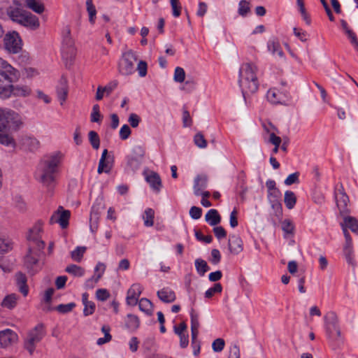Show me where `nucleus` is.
<instances>
[{"label": "nucleus", "instance_id": "10", "mask_svg": "<svg viewBox=\"0 0 358 358\" xmlns=\"http://www.w3.org/2000/svg\"><path fill=\"white\" fill-rule=\"evenodd\" d=\"M19 148L26 152H35L40 148L39 141L31 136H23L18 141Z\"/></svg>", "mask_w": 358, "mask_h": 358}, {"label": "nucleus", "instance_id": "33", "mask_svg": "<svg viewBox=\"0 0 358 358\" xmlns=\"http://www.w3.org/2000/svg\"><path fill=\"white\" fill-rule=\"evenodd\" d=\"M25 5L38 14L42 13L45 10L43 4L37 0H25Z\"/></svg>", "mask_w": 358, "mask_h": 358}, {"label": "nucleus", "instance_id": "21", "mask_svg": "<svg viewBox=\"0 0 358 358\" xmlns=\"http://www.w3.org/2000/svg\"><path fill=\"white\" fill-rule=\"evenodd\" d=\"M20 24L32 30H36L39 27L40 22L36 15L27 11Z\"/></svg>", "mask_w": 358, "mask_h": 358}, {"label": "nucleus", "instance_id": "49", "mask_svg": "<svg viewBox=\"0 0 358 358\" xmlns=\"http://www.w3.org/2000/svg\"><path fill=\"white\" fill-rule=\"evenodd\" d=\"M222 290V287L220 283H216L214 286L210 289H208L205 292V296L206 298H211L215 293H221Z\"/></svg>", "mask_w": 358, "mask_h": 358}, {"label": "nucleus", "instance_id": "27", "mask_svg": "<svg viewBox=\"0 0 358 358\" xmlns=\"http://www.w3.org/2000/svg\"><path fill=\"white\" fill-rule=\"evenodd\" d=\"M205 220L210 225L215 226L221 221V217L215 209L209 210L205 215Z\"/></svg>", "mask_w": 358, "mask_h": 358}, {"label": "nucleus", "instance_id": "35", "mask_svg": "<svg viewBox=\"0 0 358 358\" xmlns=\"http://www.w3.org/2000/svg\"><path fill=\"white\" fill-rule=\"evenodd\" d=\"M125 324L127 328L129 329L130 331H135L138 328L140 321L137 316L129 314L127 315Z\"/></svg>", "mask_w": 358, "mask_h": 358}, {"label": "nucleus", "instance_id": "64", "mask_svg": "<svg viewBox=\"0 0 358 358\" xmlns=\"http://www.w3.org/2000/svg\"><path fill=\"white\" fill-rule=\"evenodd\" d=\"M213 232L215 234V236L218 238H224L227 236V232L225 229L222 227H215L213 228Z\"/></svg>", "mask_w": 358, "mask_h": 358}, {"label": "nucleus", "instance_id": "8", "mask_svg": "<svg viewBox=\"0 0 358 358\" xmlns=\"http://www.w3.org/2000/svg\"><path fill=\"white\" fill-rule=\"evenodd\" d=\"M42 225L36 223L29 230L27 238L29 241V246L37 248L38 251H42L45 247V243L41 240Z\"/></svg>", "mask_w": 358, "mask_h": 358}, {"label": "nucleus", "instance_id": "18", "mask_svg": "<svg viewBox=\"0 0 358 358\" xmlns=\"http://www.w3.org/2000/svg\"><path fill=\"white\" fill-rule=\"evenodd\" d=\"M208 178L205 174H200L194 180V193L196 196H200L201 191L207 187Z\"/></svg>", "mask_w": 358, "mask_h": 358}, {"label": "nucleus", "instance_id": "39", "mask_svg": "<svg viewBox=\"0 0 358 358\" xmlns=\"http://www.w3.org/2000/svg\"><path fill=\"white\" fill-rule=\"evenodd\" d=\"M65 271L76 277H82L85 275V270L82 267L76 264H71L68 266Z\"/></svg>", "mask_w": 358, "mask_h": 358}, {"label": "nucleus", "instance_id": "55", "mask_svg": "<svg viewBox=\"0 0 358 358\" xmlns=\"http://www.w3.org/2000/svg\"><path fill=\"white\" fill-rule=\"evenodd\" d=\"M23 73L27 78H32L37 76L39 72L35 68L27 66L24 69Z\"/></svg>", "mask_w": 358, "mask_h": 358}, {"label": "nucleus", "instance_id": "60", "mask_svg": "<svg viewBox=\"0 0 358 358\" xmlns=\"http://www.w3.org/2000/svg\"><path fill=\"white\" fill-rule=\"evenodd\" d=\"M140 121V117L136 113H131L129 115L128 122L133 128L137 127L139 124Z\"/></svg>", "mask_w": 358, "mask_h": 358}, {"label": "nucleus", "instance_id": "44", "mask_svg": "<svg viewBox=\"0 0 358 358\" xmlns=\"http://www.w3.org/2000/svg\"><path fill=\"white\" fill-rule=\"evenodd\" d=\"M88 137L92 148L97 150L100 145V139L97 133L94 131H90L88 134Z\"/></svg>", "mask_w": 358, "mask_h": 358}, {"label": "nucleus", "instance_id": "56", "mask_svg": "<svg viewBox=\"0 0 358 358\" xmlns=\"http://www.w3.org/2000/svg\"><path fill=\"white\" fill-rule=\"evenodd\" d=\"M131 131L127 124H124L120 130V137L122 140L127 139L131 135Z\"/></svg>", "mask_w": 358, "mask_h": 358}, {"label": "nucleus", "instance_id": "2", "mask_svg": "<svg viewBox=\"0 0 358 358\" xmlns=\"http://www.w3.org/2000/svg\"><path fill=\"white\" fill-rule=\"evenodd\" d=\"M22 124V120L18 113L0 108V143L6 146L16 147L14 139L8 134H2L3 131L16 129Z\"/></svg>", "mask_w": 358, "mask_h": 358}, {"label": "nucleus", "instance_id": "5", "mask_svg": "<svg viewBox=\"0 0 358 358\" xmlns=\"http://www.w3.org/2000/svg\"><path fill=\"white\" fill-rule=\"evenodd\" d=\"M45 335V329L41 324L36 325L27 333L24 339V346L30 355L34 353L36 345L42 341Z\"/></svg>", "mask_w": 358, "mask_h": 358}, {"label": "nucleus", "instance_id": "34", "mask_svg": "<svg viewBox=\"0 0 358 358\" xmlns=\"http://www.w3.org/2000/svg\"><path fill=\"white\" fill-rule=\"evenodd\" d=\"M139 309L145 314L150 315L153 312V305L152 302L146 298H142L138 302Z\"/></svg>", "mask_w": 358, "mask_h": 358}, {"label": "nucleus", "instance_id": "54", "mask_svg": "<svg viewBox=\"0 0 358 358\" xmlns=\"http://www.w3.org/2000/svg\"><path fill=\"white\" fill-rule=\"evenodd\" d=\"M348 38L350 39V43L354 46L356 50L358 51V40L357 38V36L355 33L352 30H347V32L345 33Z\"/></svg>", "mask_w": 358, "mask_h": 358}, {"label": "nucleus", "instance_id": "42", "mask_svg": "<svg viewBox=\"0 0 358 358\" xmlns=\"http://www.w3.org/2000/svg\"><path fill=\"white\" fill-rule=\"evenodd\" d=\"M86 251V248L84 246H78L71 253V258L78 262H80Z\"/></svg>", "mask_w": 358, "mask_h": 358}, {"label": "nucleus", "instance_id": "31", "mask_svg": "<svg viewBox=\"0 0 358 358\" xmlns=\"http://www.w3.org/2000/svg\"><path fill=\"white\" fill-rule=\"evenodd\" d=\"M341 225L343 229L345 227L346 229L347 228L350 229L352 232H357L358 231V222L353 217L345 216Z\"/></svg>", "mask_w": 358, "mask_h": 358}, {"label": "nucleus", "instance_id": "23", "mask_svg": "<svg viewBox=\"0 0 358 358\" xmlns=\"http://www.w3.org/2000/svg\"><path fill=\"white\" fill-rule=\"evenodd\" d=\"M335 199L341 213H346L348 211L347 206L349 201L347 194L342 190H338L335 194Z\"/></svg>", "mask_w": 358, "mask_h": 358}, {"label": "nucleus", "instance_id": "43", "mask_svg": "<svg viewBox=\"0 0 358 358\" xmlns=\"http://www.w3.org/2000/svg\"><path fill=\"white\" fill-rule=\"evenodd\" d=\"M57 97L60 101V103L62 105L66 101L68 94V89L65 83L62 84V85L57 89Z\"/></svg>", "mask_w": 358, "mask_h": 358}, {"label": "nucleus", "instance_id": "37", "mask_svg": "<svg viewBox=\"0 0 358 358\" xmlns=\"http://www.w3.org/2000/svg\"><path fill=\"white\" fill-rule=\"evenodd\" d=\"M284 202L288 209H292L296 203V197L294 192L289 190L286 191L284 195Z\"/></svg>", "mask_w": 358, "mask_h": 358}, {"label": "nucleus", "instance_id": "59", "mask_svg": "<svg viewBox=\"0 0 358 358\" xmlns=\"http://www.w3.org/2000/svg\"><path fill=\"white\" fill-rule=\"evenodd\" d=\"M202 210L201 208L192 206L189 210V215L194 220H198L201 217Z\"/></svg>", "mask_w": 358, "mask_h": 358}, {"label": "nucleus", "instance_id": "4", "mask_svg": "<svg viewBox=\"0 0 358 358\" xmlns=\"http://www.w3.org/2000/svg\"><path fill=\"white\" fill-rule=\"evenodd\" d=\"M18 77L17 71L6 61L0 58V98H9L10 87Z\"/></svg>", "mask_w": 358, "mask_h": 358}, {"label": "nucleus", "instance_id": "61", "mask_svg": "<svg viewBox=\"0 0 358 358\" xmlns=\"http://www.w3.org/2000/svg\"><path fill=\"white\" fill-rule=\"evenodd\" d=\"M294 34L302 42L307 41V33L301 29L294 28Z\"/></svg>", "mask_w": 358, "mask_h": 358}, {"label": "nucleus", "instance_id": "3", "mask_svg": "<svg viewBox=\"0 0 358 358\" xmlns=\"http://www.w3.org/2000/svg\"><path fill=\"white\" fill-rule=\"evenodd\" d=\"M257 71V67L252 63L243 64L240 68L238 83L245 100L246 96L256 92L258 89Z\"/></svg>", "mask_w": 358, "mask_h": 358}, {"label": "nucleus", "instance_id": "32", "mask_svg": "<svg viewBox=\"0 0 358 358\" xmlns=\"http://www.w3.org/2000/svg\"><path fill=\"white\" fill-rule=\"evenodd\" d=\"M16 281L20 292L24 295L27 296L28 294V287L27 286V278L22 273H18L16 275Z\"/></svg>", "mask_w": 358, "mask_h": 358}, {"label": "nucleus", "instance_id": "30", "mask_svg": "<svg viewBox=\"0 0 358 358\" xmlns=\"http://www.w3.org/2000/svg\"><path fill=\"white\" fill-rule=\"evenodd\" d=\"M99 213L95 210V207H92L90 218V229L92 233H95L99 227Z\"/></svg>", "mask_w": 358, "mask_h": 358}, {"label": "nucleus", "instance_id": "38", "mask_svg": "<svg viewBox=\"0 0 358 358\" xmlns=\"http://www.w3.org/2000/svg\"><path fill=\"white\" fill-rule=\"evenodd\" d=\"M195 267L197 273L203 276L210 269L206 261L201 259H196L195 260Z\"/></svg>", "mask_w": 358, "mask_h": 358}, {"label": "nucleus", "instance_id": "14", "mask_svg": "<svg viewBox=\"0 0 358 358\" xmlns=\"http://www.w3.org/2000/svg\"><path fill=\"white\" fill-rule=\"evenodd\" d=\"M143 292V287L139 283L133 284L127 291V303L129 306H136L138 299Z\"/></svg>", "mask_w": 358, "mask_h": 358}, {"label": "nucleus", "instance_id": "46", "mask_svg": "<svg viewBox=\"0 0 358 358\" xmlns=\"http://www.w3.org/2000/svg\"><path fill=\"white\" fill-rule=\"evenodd\" d=\"M185 78V72L181 67H176L174 71L173 80L176 83H182Z\"/></svg>", "mask_w": 358, "mask_h": 358}, {"label": "nucleus", "instance_id": "51", "mask_svg": "<svg viewBox=\"0 0 358 358\" xmlns=\"http://www.w3.org/2000/svg\"><path fill=\"white\" fill-rule=\"evenodd\" d=\"M249 10V2L245 0H241L238 5V14L242 16H245Z\"/></svg>", "mask_w": 358, "mask_h": 358}, {"label": "nucleus", "instance_id": "1", "mask_svg": "<svg viewBox=\"0 0 358 358\" xmlns=\"http://www.w3.org/2000/svg\"><path fill=\"white\" fill-rule=\"evenodd\" d=\"M65 155L59 150L50 152L40 161L36 178L43 186L52 192L56 184V178L62 166Z\"/></svg>", "mask_w": 358, "mask_h": 358}, {"label": "nucleus", "instance_id": "22", "mask_svg": "<svg viewBox=\"0 0 358 358\" xmlns=\"http://www.w3.org/2000/svg\"><path fill=\"white\" fill-rule=\"evenodd\" d=\"M17 339V334L10 329H6L0 333V344L3 347H6L15 342Z\"/></svg>", "mask_w": 358, "mask_h": 358}, {"label": "nucleus", "instance_id": "13", "mask_svg": "<svg viewBox=\"0 0 358 358\" xmlns=\"http://www.w3.org/2000/svg\"><path fill=\"white\" fill-rule=\"evenodd\" d=\"M267 100L272 104H286L288 95L286 92H282L277 88L270 89L266 94Z\"/></svg>", "mask_w": 358, "mask_h": 358}, {"label": "nucleus", "instance_id": "41", "mask_svg": "<svg viewBox=\"0 0 358 358\" xmlns=\"http://www.w3.org/2000/svg\"><path fill=\"white\" fill-rule=\"evenodd\" d=\"M16 296L15 294H10L6 296L1 302L3 307L11 309L16 305Z\"/></svg>", "mask_w": 358, "mask_h": 358}, {"label": "nucleus", "instance_id": "15", "mask_svg": "<svg viewBox=\"0 0 358 358\" xmlns=\"http://www.w3.org/2000/svg\"><path fill=\"white\" fill-rule=\"evenodd\" d=\"M41 251H38L37 248L29 246L28 254L24 258V264L27 268L34 269L38 261V257Z\"/></svg>", "mask_w": 358, "mask_h": 358}, {"label": "nucleus", "instance_id": "47", "mask_svg": "<svg viewBox=\"0 0 358 358\" xmlns=\"http://www.w3.org/2000/svg\"><path fill=\"white\" fill-rule=\"evenodd\" d=\"M194 142L199 148H205L207 146V141L201 133H197L194 136Z\"/></svg>", "mask_w": 358, "mask_h": 358}, {"label": "nucleus", "instance_id": "26", "mask_svg": "<svg viewBox=\"0 0 358 358\" xmlns=\"http://www.w3.org/2000/svg\"><path fill=\"white\" fill-rule=\"evenodd\" d=\"M27 12V10L20 8H15L10 9L8 12V15L13 22H17L20 24Z\"/></svg>", "mask_w": 358, "mask_h": 358}, {"label": "nucleus", "instance_id": "12", "mask_svg": "<svg viewBox=\"0 0 358 358\" xmlns=\"http://www.w3.org/2000/svg\"><path fill=\"white\" fill-rule=\"evenodd\" d=\"M70 216L71 212L69 210H64L62 206H59L51 216L50 222L58 223L62 229H65L69 225Z\"/></svg>", "mask_w": 358, "mask_h": 358}, {"label": "nucleus", "instance_id": "19", "mask_svg": "<svg viewBox=\"0 0 358 358\" xmlns=\"http://www.w3.org/2000/svg\"><path fill=\"white\" fill-rule=\"evenodd\" d=\"M62 38L64 45L69 49L70 57H73L76 54V49L73 46V42L71 36V29L69 26H66L62 31Z\"/></svg>", "mask_w": 358, "mask_h": 358}, {"label": "nucleus", "instance_id": "6", "mask_svg": "<svg viewBox=\"0 0 358 358\" xmlns=\"http://www.w3.org/2000/svg\"><path fill=\"white\" fill-rule=\"evenodd\" d=\"M137 60L135 53L132 50L124 52L119 62V71L124 76H129L134 72V64Z\"/></svg>", "mask_w": 358, "mask_h": 358}, {"label": "nucleus", "instance_id": "53", "mask_svg": "<svg viewBox=\"0 0 358 358\" xmlns=\"http://www.w3.org/2000/svg\"><path fill=\"white\" fill-rule=\"evenodd\" d=\"M171 5L173 11V15L176 17L180 16L181 12V6L179 0H171Z\"/></svg>", "mask_w": 358, "mask_h": 358}, {"label": "nucleus", "instance_id": "29", "mask_svg": "<svg viewBox=\"0 0 358 358\" xmlns=\"http://www.w3.org/2000/svg\"><path fill=\"white\" fill-rule=\"evenodd\" d=\"M267 48L268 51H270L273 55L277 54L278 57L281 58L284 57V52L280 48V45L276 40H269L267 43Z\"/></svg>", "mask_w": 358, "mask_h": 358}, {"label": "nucleus", "instance_id": "48", "mask_svg": "<svg viewBox=\"0 0 358 358\" xmlns=\"http://www.w3.org/2000/svg\"><path fill=\"white\" fill-rule=\"evenodd\" d=\"M225 346V342L222 338H217L212 343V349L215 352H220Z\"/></svg>", "mask_w": 358, "mask_h": 358}, {"label": "nucleus", "instance_id": "50", "mask_svg": "<svg viewBox=\"0 0 358 358\" xmlns=\"http://www.w3.org/2000/svg\"><path fill=\"white\" fill-rule=\"evenodd\" d=\"M11 248L12 245L10 241L0 236V253L6 252L11 250Z\"/></svg>", "mask_w": 358, "mask_h": 358}, {"label": "nucleus", "instance_id": "16", "mask_svg": "<svg viewBox=\"0 0 358 358\" xmlns=\"http://www.w3.org/2000/svg\"><path fill=\"white\" fill-rule=\"evenodd\" d=\"M10 92L9 93V98L13 95L17 97H27L31 94V88L27 85H15L12 84L10 87Z\"/></svg>", "mask_w": 358, "mask_h": 358}, {"label": "nucleus", "instance_id": "20", "mask_svg": "<svg viewBox=\"0 0 358 358\" xmlns=\"http://www.w3.org/2000/svg\"><path fill=\"white\" fill-rule=\"evenodd\" d=\"M145 180L149 183L150 187L157 192H159L162 187V180L159 175L154 171H150L145 175Z\"/></svg>", "mask_w": 358, "mask_h": 358}, {"label": "nucleus", "instance_id": "36", "mask_svg": "<svg viewBox=\"0 0 358 358\" xmlns=\"http://www.w3.org/2000/svg\"><path fill=\"white\" fill-rule=\"evenodd\" d=\"M155 211L150 208H148L145 210L144 213L142 216L143 220L144 225L150 227L154 224Z\"/></svg>", "mask_w": 358, "mask_h": 358}, {"label": "nucleus", "instance_id": "52", "mask_svg": "<svg viewBox=\"0 0 358 358\" xmlns=\"http://www.w3.org/2000/svg\"><path fill=\"white\" fill-rule=\"evenodd\" d=\"M299 173L295 172L292 174H289L287 178L285 180V184L287 186H289L292 184H297L299 182Z\"/></svg>", "mask_w": 358, "mask_h": 358}, {"label": "nucleus", "instance_id": "25", "mask_svg": "<svg viewBox=\"0 0 358 358\" xmlns=\"http://www.w3.org/2000/svg\"><path fill=\"white\" fill-rule=\"evenodd\" d=\"M159 299L164 303H171L176 300V295L173 291L169 288H163L157 293Z\"/></svg>", "mask_w": 358, "mask_h": 358}, {"label": "nucleus", "instance_id": "7", "mask_svg": "<svg viewBox=\"0 0 358 358\" xmlns=\"http://www.w3.org/2000/svg\"><path fill=\"white\" fill-rule=\"evenodd\" d=\"M326 333L331 339L341 337V330L338 326V320L334 312H329L324 316Z\"/></svg>", "mask_w": 358, "mask_h": 358}, {"label": "nucleus", "instance_id": "11", "mask_svg": "<svg viewBox=\"0 0 358 358\" xmlns=\"http://www.w3.org/2000/svg\"><path fill=\"white\" fill-rule=\"evenodd\" d=\"M3 41L6 50L10 52L17 53L21 50V39L17 32L6 34Z\"/></svg>", "mask_w": 358, "mask_h": 358}, {"label": "nucleus", "instance_id": "28", "mask_svg": "<svg viewBox=\"0 0 358 358\" xmlns=\"http://www.w3.org/2000/svg\"><path fill=\"white\" fill-rule=\"evenodd\" d=\"M190 317L192 337H195L197 336L199 334V328L200 326L199 317V315L194 310H191Z\"/></svg>", "mask_w": 358, "mask_h": 358}, {"label": "nucleus", "instance_id": "45", "mask_svg": "<svg viewBox=\"0 0 358 358\" xmlns=\"http://www.w3.org/2000/svg\"><path fill=\"white\" fill-rule=\"evenodd\" d=\"M75 307L76 303L71 302L66 304H59L55 308V310L60 313L64 314L71 312Z\"/></svg>", "mask_w": 358, "mask_h": 358}, {"label": "nucleus", "instance_id": "17", "mask_svg": "<svg viewBox=\"0 0 358 358\" xmlns=\"http://www.w3.org/2000/svg\"><path fill=\"white\" fill-rule=\"evenodd\" d=\"M228 246L230 252L234 255L239 254L243 249V241L241 237L236 234L229 236Z\"/></svg>", "mask_w": 358, "mask_h": 358}, {"label": "nucleus", "instance_id": "57", "mask_svg": "<svg viewBox=\"0 0 358 358\" xmlns=\"http://www.w3.org/2000/svg\"><path fill=\"white\" fill-rule=\"evenodd\" d=\"M101 278V273H98L97 275H94V276H92V278H90L86 280L85 287L87 288H93L94 287L95 284H96L98 282V281L100 280Z\"/></svg>", "mask_w": 358, "mask_h": 358}, {"label": "nucleus", "instance_id": "58", "mask_svg": "<svg viewBox=\"0 0 358 358\" xmlns=\"http://www.w3.org/2000/svg\"><path fill=\"white\" fill-rule=\"evenodd\" d=\"M96 296L100 301H106L110 296V294L106 289H99L96 292Z\"/></svg>", "mask_w": 358, "mask_h": 358}, {"label": "nucleus", "instance_id": "63", "mask_svg": "<svg viewBox=\"0 0 358 358\" xmlns=\"http://www.w3.org/2000/svg\"><path fill=\"white\" fill-rule=\"evenodd\" d=\"M94 310H95V304L94 302L91 301L84 306L83 314L85 316H88V315L93 314Z\"/></svg>", "mask_w": 358, "mask_h": 358}, {"label": "nucleus", "instance_id": "24", "mask_svg": "<svg viewBox=\"0 0 358 358\" xmlns=\"http://www.w3.org/2000/svg\"><path fill=\"white\" fill-rule=\"evenodd\" d=\"M343 234L345 238V243L343 247V252L348 262H350L351 260L350 256L352 253V242L349 232L345 227H343Z\"/></svg>", "mask_w": 358, "mask_h": 358}, {"label": "nucleus", "instance_id": "40", "mask_svg": "<svg viewBox=\"0 0 358 358\" xmlns=\"http://www.w3.org/2000/svg\"><path fill=\"white\" fill-rule=\"evenodd\" d=\"M86 6L89 14V21L91 24H94L95 21L96 10L95 6L93 4L92 0H87Z\"/></svg>", "mask_w": 358, "mask_h": 358}, {"label": "nucleus", "instance_id": "9", "mask_svg": "<svg viewBox=\"0 0 358 358\" xmlns=\"http://www.w3.org/2000/svg\"><path fill=\"white\" fill-rule=\"evenodd\" d=\"M145 154V148L141 145H135L131 150V152L127 157V165L133 170L139 169L142 164Z\"/></svg>", "mask_w": 358, "mask_h": 358}, {"label": "nucleus", "instance_id": "62", "mask_svg": "<svg viewBox=\"0 0 358 358\" xmlns=\"http://www.w3.org/2000/svg\"><path fill=\"white\" fill-rule=\"evenodd\" d=\"M282 229L286 234H292L294 231V225L289 220H285L282 223Z\"/></svg>", "mask_w": 358, "mask_h": 358}]
</instances>
